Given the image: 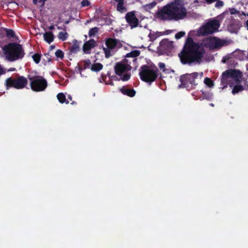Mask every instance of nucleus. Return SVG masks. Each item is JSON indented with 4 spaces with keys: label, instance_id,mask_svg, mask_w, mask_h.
Returning a JSON list of instances; mask_svg holds the SVG:
<instances>
[{
    "label": "nucleus",
    "instance_id": "obj_1",
    "mask_svg": "<svg viewBox=\"0 0 248 248\" xmlns=\"http://www.w3.org/2000/svg\"><path fill=\"white\" fill-rule=\"evenodd\" d=\"M204 53L205 50L201 44L195 42L191 38H188L179 57L183 64L199 63L202 62Z\"/></svg>",
    "mask_w": 248,
    "mask_h": 248
},
{
    "label": "nucleus",
    "instance_id": "obj_2",
    "mask_svg": "<svg viewBox=\"0 0 248 248\" xmlns=\"http://www.w3.org/2000/svg\"><path fill=\"white\" fill-rule=\"evenodd\" d=\"M187 11L180 0H176L164 6L159 10L156 18L161 20L177 21L185 18Z\"/></svg>",
    "mask_w": 248,
    "mask_h": 248
},
{
    "label": "nucleus",
    "instance_id": "obj_3",
    "mask_svg": "<svg viewBox=\"0 0 248 248\" xmlns=\"http://www.w3.org/2000/svg\"><path fill=\"white\" fill-rule=\"evenodd\" d=\"M242 72L236 69H229L222 74V82H228L232 88V93L235 95L244 90L245 87L241 82L242 81Z\"/></svg>",
    "mask_w": 248,
    "mask_h": 248
},
{
    "label": "nucleus",
    "instance_id": "obj_4",
    "mask_svg": "<svg viewBox=\"0 0 248 248\" xmlns=\"http://www.w3.org/2000/svg\"><path fill=\"white\" fill-rule=\"evenodd\" d=\"M3 53L5 60L13 62L21 59L24 53L21 46L16 43H10L2 47Z\"/></svg>",
    "mask_w": 248,
    "mask_h": 248
},
{
    "label": "nucleus",
    "instance_id": "obj_5",
    "mask_svg": "<svg viewBox=\"0 0 248 248\" xmlns=\"http://www.w3.org/2000/svg\"><path fill=\"white\" fill-rule=\"evenodd\" d=\"M130 63L129 60L124 59L117 63L115 66V73L120 77V79L123 81H127L130 78V75L128 72L131 69Z\"/></svg>",
    "mask_w": 248,
    "mask_h": 248
},
{
    "label": "nucleus",
    "instance_id": "obj_6",
    "mask_svg": "<svg viewBox=\"0 0 248 248\" xmlns=\"http://www.w3.org/2000/svg\"><path fill=\"white\" fill-rule=\"evenodd\" d=\"M157 69L155 67L143 66L140 73V78L147 82H153L157 78Z\"/></svg>",
    "mask_w": 248,
    "mask_h": 248
},
{
    "label": "nucleus",
    "instance_id": "obj_7",
    "mask_svg": "<svg viewBox=\"0 0 248 248\" xmlns=\"http://www.w3.org/2000/svg\"><path fill=\"white\" fill-rule=\"evenodd\" d=\"M203 76V73H193L192 74H186L180 77V81L181 84L179 86L180 88H185L188 86V84H190L192 85H196L197 84L195 82V79H197L198 77L200 78Z\"/></svg>",
    "mask_w": 248,
    "mask_h": 248
},
{
    "label": "nucleus",
    "instance_id": "obj_8",
    "mask_svg": "<svg viewBox=\"0 0 248 248\" xmlns=\"http://www.w3.org/2000/svg\"><path fill=\"white\" fill-rule=\"evenodd\" d=\"M219 25L218 21L216 20H210L198 30L197 34L201 36L213 33L218 30Z\"/></svg>",
    "mask_w": 248,
    "mask_h": 248
},
{
    "label": "nucleus",
    "instance_id": "obj_9",
    "mask_svg": "<svg viewBox=\"0 0 248 248\" xmlns=\"http://www.w3.org/2000/svg\"><path fill=\"white\" fill-rule=\"evenodd\" d=\"M29 79L31 81V89L34 91H43L47 86L46 81L42 77H31Z\"/></svg>",
    "mask_w": 248,
    "mask_h": 248
},
{
    "label": "nucleus",
    "instance_id": "obj_10",
    "mask_svg": "<svg viewBox=\"0 0 248 248\" xmlns=\"http://www.w3.org/2000/svg\"><path fill=\"white\" fill-rule=\"evenodd\" d=\"M27 79L23 77H19L16 79L9 78L6 80V86L7 88L13 87L19 89L24 88L27 84Z\"/></svg>",
    "mask_w": 248,
    "mask_h": 248
},
{
    "label": "nucleus",
    "instance_id": "obj_11",
    "mask_svg": "<svg viewBox=\"0 0 248 248\" xmlns=\"http://www.w3.org/2000/svg\"><path fill=\"white\" fill-rule=\"evenodd\" d=\"M229 42L225 40H222L216 37L208 38L205 43L207 47L210 49L217 48L223 46L228 45Z\"/></svg>",
    "mask_w": 248,
    "mask_h": 248
},
{
    "label": "nucleus",
    "instance_id": "obj_12",
    "mask_svg": "<svg viewBox=\"0 0 248 248\" xmlns=\"http://www.w3.org/2000/svg\"><path fill=\"white\" fill-rule=\"evenodd\" d=\"M106 44L107 48H104L106 57H109L110 55V49L114 48L117 45V40L109 38L107 40Z\"/></svg>",
    "mask_w": 248,
    "mask_h": 248
},
{
    "label": "nucleus",
    "instance_id": "obj_13",
    "mask_svg": "<svg viewBox=\"0 0 248 248\" xmlns=\"http://www.w3.org/2000/svg\"><path fill=\"white\" fill-rule=\"evenodd\" d=\"M125 18L132 29L138 26V20L136 17L134 12L128 13L126 15Z\"/></svg>",
    "mask_w": 248,
    "mask_h": 248
},
{
    "label": "nucleus",
    "instance_id": "obj_14",
    "mask_svg": "<svg viewBox=\"0 0 248 248\" xmlns=\"http://www.w3.org/2000/svg\"><path fill=\"white\" fill-rule=\"evenodd\" d=\"M95 44V42L94 40H90L86 42L83 47L84 51L85 53H88V51L94 46Z\"/></svg>",
    "mask_w": 248,
    "mask_h": 248
},
{
    "label": "nucleus",
    "instance_id": "obj_15",
    "mask_svg": "<svg viewBox=\"0 0 248 248\" xmlns=\"http://www.w3.org/2000/svg\"><path fill=\"white\" fill-rule=\"evenodd\" d=\"M120 90L124 94L127 95L130 97H133L136 93V92L133 89H130L125 87L121 88Z\"/></svg>",
    "mask_w": 248,
    "mask_h": 248
},
{
    "label": "nucleus",
    "instance_id": "obj_16",
    "mask_svg": "<svg viewBox=\"0 0 248 248\" xmlns=\"http://www.w3.org/2000/svg\"><path fill=\"white\" fill-rule=\"evenodd\" d=\"M44 40L48 43L50 44L54 40V35L51 31H47L43 34Z\"/></svg>",
    "mask_w": 248,
    "mask_h": 248
},
{
    "label": "nucleus",
    "instance_id": "obj_17",
    "mask_svg": "<svg viewBox=\"0 0 248 248\" xmlns=\"http://www.w3.org/2000/svg\"><path fill=\"white\" fill-rule=\"evenodd\" d=\"M118 4L117 6V9L121 12H124L126 11V9L124 6V0H115Z\"/></svg>",
    "mask_w": 248,
    "mask_h": 248
},
{
    "label": "nucleus",
    "instance_id": "obj_18",
    "mask_svg": "<svg viewBox=\"0 0 248 248\" xmlns=\"http://www.w3.org/2000/svg\"><path fill=\"white\" fill-rule=\"evenodd\" d=\"M57 99L61 103H65L66 104L69 103L68 100H66V96L63 93H59L57 96Z\"/></svg>",
    "mask_w": 248,
    "mask_h": 248
},
{
    "label": "nucleus",
    "instance_id": "obj_19",
    "mask_svg": "<svg viewBox=\"0 0 248 248\" xmlns=\"http://www.w3.org/2000/svg\"><path fill=\"white\" fill-rule=\"evenodd\" d=\"M103 68V65L100 63H95L92 65L91 69L95 72H98L101 70Z\"/></svg>",
    "mask_w": 248,
    "mask_h": 248
},
{
    "label": "nucleus",
    "instance_id": "obj_20",
    "mask_svg": "<svg viewBox=\"0 0 248 248\" xmlns=\"http://www.w3.org/2000/svg\"><path fill=\"white\" fill-rule=\"evenodd\" d=\"M158 66L161 70L166 74H169L170 72H173V70H171L169 69H166V65L164 63L159 62L158 64Z\"/></svg>",
    "mask_w": 248,
    "mask_h": 248
},
{
    "label": "nucleus",
    "instance_id": "obj_21",
    "mask_svg": "<svg viewBox=\"0 0 248 248\" xmlns=\"http://www.w3.org/2000/svg\"><path fill=\"white\" fill-rule=\"evenodd\" d=\"M162 34L161 32H150L148 36L150 37V40L151 41H154L155 39H156L157 37H158L159 36H161Z\"/></svg>",
    "mask_w": 248,
    "mask_h": 248
},
{
    "label": "nucleus",
    "instance_id": "obj_22",
    "mask_svg": "<svg viewBox=\"0 0 248 248\" xmlns=\"http://www.w3.org/2000/svg\"><path fill=\"white\" fill-rule=\"evenodd\" d=\"M0 31L3 34L6 33L7 36L9 37H12L14 35V32L12 30L7 29H0Z\"/></svg>",
    "mask_w": 248,
    "mask_h": 248
},
{
    "label": "nucleus",
    "instance_id": "obj_23",
    "mask_svg": "<svg viewBox=\"0 0 248 248\" xmlns=\"http://www.w3.org/2000/svg\"><path fill=\"white\" fill-rule=\"evenodd\" d=\"M68 37V33L65 31H61L59 33L58 37L59 39L64 41Z\"/></svg>",
    "mask_w": 248,
    "mask_h": 248
},
{
    "label": "nucleus",
    "instance_id": "obj_24",
    "mask_svg": "<svg viewBox=\"0 0 248 248\" xmlns=\"http://www.w3.org/2000/svg\"><path fill=\"white\" fill-rule=\"evenodd\" d=\"M204 83L208 87L212 88L214 86V83L213 81L208 78H204Z\"/></svg>",
    "mask_w": 248,
    "mask_h": 248
},
{
    "label": "nucleus",
    "instance_id": "obj_25",
    "mask_svg": "<svg viewBox=\"0 0 248 248\" xmlns=\"http://www.w3.org/2000/svg\"><path fill=\"white\" fill-rule=\"evenodd\" d=\"M156 4L155 1H153L150 3L146 4L143 6V8L145 10L149 11L154 7Z\"/></svg>",
    "mask_w": 248,
    "mask_h": 248
},
{
    "label": "nucleus",
    "instance_id": "obj_26",
    "mask_svg": "<svg viewBox=\"0 0 248 248\" xmlns=\"http://www.w3.org/2000/svg\"><path fill=\"white\" fill-rule=\"evenodd\" d=\"M140 54V51L139 50H134L129 53L126 54L127 57L134 58L139 56Z\"/></svg>",
    "mask_w": 248,
    "mask_h": 248
},
{
    "label": "nucleus",
    "instance_id": "obj_27",
    "mask_svg": "<svg viewBox=\"0 0 248 248\" xmlns=\"http://www.w3.org/2000/svg\"><path fill=\"white\" fill-rule=\"evenodd\" d=\"M98 29L97 27H94L91 29L89 32V35L90 37L94 36L96 33L98 32Z\"/></svg>",
    "mask_w": 248,
    "mask_h": 248
},
{
    "label": "nucleus",
    "instance_id": "obj_28",
    "mask_svg": "<svg viewBox=\"0 0 248 248\" xmlns=\"http://www.w3.org/2000/svg\"><path fill=\"white\" fill-rule=\"evenodd\" d=\"M32 58L35 63H38L40 62L41 57L38 54L33 55Z\"/></svg>",
    "mask_w": 248,
    "mask_h": 248
},
{
    "label": "nucleus",
    "instance_id": "obj_29",
    "mask_svg": "<svg viewBox=\"0 0 248 248\" xmlns=\"http://www.w3.org/2000/svg\"><path fill=\"white\" fill-rule=\"evenodd\" d=\"M56 56L60 59H62L63 57V53L61 50H58L55 52Z\"/></svg>",
    "mask_w": 248,
    "mask_h": 248
},
{
    "label": "nucleus",
    "instance_id": "obj_30",
    "mask_svg": "<svg viewBox=\"0 0 248 248\" xmlns=\"http://www.w3.org/2000/svg\"><path fill=\"white\" fill-rule=\"evenodd\" d=\"M185 34L186 33L184 31H180L175 34V37L176 39H179L181 37H183Z\"/></svg>",
    "mask_w": 248,
    "mask_h": 248
},
{
    "label": "nucleus",
    "instance_id": "obj_31",
    "mask_svg": "<svg viewBox=\"0 0 248 248\" xmlns=\"http://www.w3.org/2000/svg\"><path fill=\"white\" fill-rule=\"evenodd\" d=\"M84 65H85V68H91V63L90 60H87L84 61Z\"/></svg>",
    "mask_w": 248,
    "mask_h": 248
},
{
    "label": "nucleus",
    "instance_id": "obj_32",
    "mask_svg": "<svg viewBox=\"0 0 248 248\" xmlns=\"http://www.w3.org/2000/svg\"><path fill=\"white\" fill-rule=\"evenodd\" d=\"M224 3L222 1H217L215 4V6L217 8H219L223 6Z\"/></svg>",
    "mask_w": 248,
    "mask_h": 248
},
{
    "label": "nucleus",
    "instance_id": "obj_33",
    "mask_svg": "<svg viewBox=\"0 0 248 248\" xmlns=\"http://www.w3.org/2000/svg\"><path fill=\"white\" fill-rule=\"evenodd\" d=\"M82 6H88L90 4V2L88 0H84L81 2Z\"/></svg>",
    "mask_w": 248,
    "mask_h": 248
},
{
    "label": "nucleus",
    "instance_id": "obj_34",
    "mask_svg": "<svg viewBox=\"0 0 248 248\" xmlns=\"http://www.w3.org/2000/svg\"><path fill=\"white\" fill-rule=\"evenodd\" d=\"M5 73V71L3 68L0 65V75Z\"/></svg>",
    "mask_w": 248,
    "mask_h": 248
},
{
    "label": "nucleus",
    "instance_id": "obj_35",
    "mask_svg": "<svg viewBox=\"0 0 248 248\" xmlns=\"http://www.w3.org/2000/svg\"><path fill=\"white\" fill-rule=\"evenodd\" d=\"M231 12V14H234L235 13L236 10L234 9H232L231 10V12Z\"/></svg>",
    "mask_w": 248,
    "mask_h": 248
},
{
    "label": "nucleus",
    "instance_id": "obj_36",
    "mask_svg": "<svg viewBox=\"0 0 248 248\" xmlns=\"http://www.w3.org/2000/svg\"><path fill=\"white\" fill-rule=\"evenodd\" d=\"M50 30H53L54 29V27L53 26H51L49 27Z\"/></svg>",
    "mask_w": 248,
    "mask_h": 248
},
{
    "label": "nucleus",
    "instance_id": "obj_37",
    "mask_svg": "<svg viewBox=\"0 0 248 248\" xmlns=\"http://www.w3.org/2000/svg\"><path fill=\"white\" fill-rule=\"evenodd\" d=\"M68 98L70 99V100H72V96L70 95H68Z\"/></svg>",
    "mask_w": 248,
    "mask_h": 248
},
{
    "label": "nucleus",
    "instance_id": "obj_38",
    "mask_svg": "<svg viewBox=\"0 0 248 248\" xmlns=\"http://www.w3.org/2000/svg\"><path fill=\"white\" fill-rule=\"evenodd\" d=\"M246 27L247 28V29L248 30V20L246 22Z\"/></svg>",
    "mask_w": 248,
    "mask_h": 248
},
{
    "label": "nucleus",
    "instance_id": "obj_39",
    "mask_svg": "<svg viewBox=\"0 0 248 248\" xmlns=\"http://www.w3.org/2000/svg\"><path fill=\"white\" fill-rule=\"evenodd\" d=\"M37 0H33V1L35 3H37Z\"/></svg>",
    "mask_w": 248,
    "mask_h": 248
},
{
    "label": "nucleus",
    "instance_id": "obj_40",
    "mask_svg": "<svg viewBox=\"0 0 248 248\" xmlns=\"http://www.w3.org/2000/svg\"><path fill=\"white\" fill-rule=\"evenodd\" d=\"M166 42L167 43H168V44H170V42H169V41H166Z\"/></svg>",
    "mask_w": 248,
    "mask_h": 248
},
{
    "label": "nucleus",
    "instance_id": "obj_41",
    "mask_svg": "<svg viewBox=\"0 0 248 248\" xmlns=\"http://www.w3.org/2000/svg\"><path fill=\"white\" fill-rule=\"evenodd\" d=\"M211 106H214V105L213 104H211Z\"/></svg>",
    "mask_w": 248,
    "mask_h": 248
},
{
    "label": "nucleus",
    "instance_id": "obj_42",
    "mask_svg": "<svg viewBox=\"0 0 248 248\" xmlns=\"http://www.w3.org/2000/svg\"><path fill=\"white\" fill-rule=\"evenodd\" d=\"M15 69H11V71H13Z\"/></svg>",
    "mask_w": 248,
    "mask_h": 248
},
{
    "label": "nucleus",
    "instance_id": "obj_43",
    "mask_svg": "<svg viewBox=\"0 0 248 248\" xmlns=\"http://www.w3.org/2000/svg\"><path fill=\"white\" fill-rule=\"evenodd\" d=\"M15 69H11V71H13Z\"/></svg>",
    "mask_w": 248,
    "mask_h": 248
},
{
    "label": "nucleus",
    "instance_id": "obj_44",
    "mask_svg": "<svg viewBox=\"0 0 248 248\" xmlns=\"http://www.w3.org/2000/svg\"><path fill=\"white\" fill-rule=\"evenodd\" d=\"M0 32H1V31H0Z\"/></svg>",
    "mask_w": 248,
    "mask_h": 248
}]
</instances>
